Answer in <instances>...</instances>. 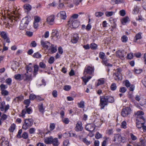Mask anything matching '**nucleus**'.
Segmentation results:
<instances>
[{
	"label": "nucleus",
	"instance_id": "nucleus-1",
	"mask_svg": "<svg viewBox=\"0 0 146 146\" xmlns=\"http://www.w3.org/2000/svg\"><path fill=\"white\" fill-rule=\"evenodd\" d=\"M94 71V67L90 66L89 65H86L85 67L83 74L84 76L82 78L83 81L85 83V85L92 78V76H89L86 78V74H88L89 75L93 76Z\"/></svg>",
	"mask_w": 146,
	"mask_h": 146
},
{
	"label": "nucleus",
	"instance_id": "nucleus-2",
	"mask_svg": "<svg viewBox=\"0 0 146 146\" xmlns=\"http://www.w3.org/2000/svg\"><path fill=\"white\" fill-rule=\"evenodd\" d=\"M33 120L32 118L25 119L22 126V129L26 130L30 127L33 124Z\"/></svg>",
	"mask_w": 146,
	"mask_h": 146
},
{
	"label": "nucleus",
	"instance_id": "nucleus-3",
	"mask_svg": "<svg viewBox=\"0 0 146 146\" xmlns=\"http://www.w3.org/2000/svg\"><path fill=\"white\" fill-rule=\"evenodd\" d=\"M29 23L28 18L27 17H25L21 21L20 25V29H24L27 27Z\"/></svg>",
	"mask_w": 146,
	"mask_h": 146
},
{
	"label": "nucleus",
	"instance_id": "nucleus-4",
	"mask_svg": "<svg viewBox=\"0 0 146 146\" xmlns=\"http://www.w3.org/2000/svg\"><path fill=\"white\" fill-rule=\"evenodd\" d=\"M100 98L99 105L101 109H104L105 106L108 105V102L105 96H100Z\"/></svg>",
	"mask_w": 146,
	"mask_h": 146
},
{
	"label": "nucleus",
	"instance_id": "nucleus-5",
	"mask_svg": "<svg viewBox=\"0 0 146 146\" xmlns=\"http://www.w3.org/2000/svg\"><path fill=\"white\" fill-rule=\"evenodd\" d=\"M131 110L129 107H127L122 109L121 112V115L124 117L127 116L130 113Z\"/></svg>",
	"mask_w": 146,
	"mask_h": 146
},
{
	"label": "nucleus",
	"instance_id": "nucleus-6",
	"mask_svg": "<svg viewBox=\"0 0 146 146\" xmlns=\"http://www.w3.org/2000/svg\"><path fill=\"white\" fill-rule=\"evenodd\" d=\"M0 35L1 37L6 42L9 43L10 41L9 38L8 37L7 32L4 31L0 32Z\"/></svg>",
	"mask_w": 146,
	"mask_h": 146
},
{
	"label": "nucleus",
	"instance_id": "nucleus-7",
	"mask_svg": "<svg viewBox=\"0 0 146 146\" xmlns=\"http://www.w3.org/2000/svg\"><path fill=\"white\" fill-rule=\"evenodd\" d=\"M125 139L124 137L122 136L119 134H117L115 135L114 137V141H117L118 142H124L125 141Z\"/></svg>",
	"mask_w": 146,
	"mask_h": 146
},
{
	"label": "nucleus",
	"instance_id": "nucleus-8",
	"mask_svg": "<svg viewBox=\"0 0 146 146\" xmlns=\"http://www.w3.org/2000/svg\"><path fill=\"white\" fill-rule=\"evenodd\" d=\"M85 129L87 131L90 132L93 131L95 129V126L94 124L90 123L86 126Z\"/></svg>",
	"mask_w": 146,
	"mask_h": 146
},
{
	"label": "nucleus",
	"instance_id": "nucleus-9",
	"mask_svg": "<svg viewBox=\"0 0 146 146\" xmlns=\"http://www.w3.org/2000/svg\"><path fill=\"white\" fill-rule=\"evenodd\" d=\"M54 16L53 15H51L47 17L46 19V21L49 24L52 25L54 23Z\"/></svg>",
	"mask_w": 146,
	"mask_h": 146
},
{
	"label": "nucleus",
	"instance_id": "nucleus-10",
	"mask_svg": "<svg viewBox=\"0 0 146 146\" xmlns=\"http://www.w3.org/2000/svg\"><path fill=\"white\" fill-rule=\"evenodd\" d=\"M83 129L82 123L81 122H78L76 124V127L74 128L75 131L77 132L81 131Z\"/></svg>",
	"mask_w": 146,
	"mask_h": 146
},
{
	"label": "nucleus",
	"instance_id": "nucleus-11",
	"mask_svg": "<svg viewBox=\"0 0 146 146\" xmlns=\"http://www.w3.org/2000/svg\"><path fill=\"white\" fill-rule=\"evenodd\" d=\"M121 71V69L118 68L116 69V72L114 73L113 77L115 80H117L120 79L119 75L120 74Z\"/></svg>",
	"mask_w": 146,
	"mask_h": 146
},
{
	"label": "nucleus",
	"instance_id": "nucleus-12",
	"mask_svg": "<svg viewBox=\"0 0 146 146\" xmlns=\"http://www.w3.org/2000/svg\"><path fill=\"white\" fill-rule=\"evenodd\" d=\"M72 25L73 28H76L79 25V23L76 20L72 19V20H70L68 21Z\"/></svg>",
	"mask_w": 146,
	"mask_h": 146
},
{
	"label": "nucleus",
	"instance_id": "nucleus-13",
	"mask_svg": "<svg viewBox=\"0 0 146 146\" xmlns=\"http://www.w3.org/2000/svg\"><path fill=\"white\" fill-rule=\"evenodd\" d=\"M24 80L27 81H31L32 79V74L29 73L28 72L24 74L23 75Z\"/></svg>",
	"mask_w": 146,
	"mask_h": 146
},
{
	"label": "nucleus",
	"instance_id": "nucleus-14",
	"mask_svg": "<svg viewBox=\"0 0 146 146\" xmlns=\"http://www.w3.org/2000/svg\"><path fill=\"white\" fill-rule=\"evenodd\" d=\"M144 113L141 111H139L135 113V114L138 116L137 119L142 120L143 121L145 120V119L141 115L144 114Z\"/></svg>",
	"mask_w": 146,
	"mask_h": 146
},
{
	"label": "nucleus",
	"instance_id": "nucleus-15",
	"mask_svg": "<svg viewBox=\"0 0 146 146\" xmlns=\"http://www.w3.org/2000/svg\"><path fill=\"white\" fill-rule=\"evenodd\" d=\"M137 120L138 121L136 123V126L138 129H141L143 125H145V121H143L142 120L138 119H137Z\"/></svg>",
	"mask_w": 146,
	"mask_h": 146
},
{
	"label": "nucleus",
	"instance_id": "nucleus-16",
	"mask_svg": "<svg viewBox=\"0 0 146 146\" xmlns=\"http://www.w3.org/2000/svg\"><path fill=\"white\" fill-rule=\"evenodd\" d=\"M50 43L47 41H44L41 40V44L42 46L45 49L48 48L50 44Z\"/></svg>",
	"mask_w": 146,
	"mask_h": 146
},
{
	"label": "nucleus",
	"instance_id": "nucleus-17",
	"mask_svg": "<svg viewBox=\"0 0 146 146\" xmlns=\"http://www.w3.org/2000/svg\"><path fill=\"white\" fill-rule=\"evenodd\" d=\"M124 53L123 51H117L116 52V55L117 57L120 58L122 60H123L124 57Z\"/></svg>",
	"mask_w": 146,
	"mask_h": 146
},
{
	"label": "nucleus",
	"instance_id": "nucleus-18",
	"mask_svg": "<svg viewBox=\"0 0 146 146\" xmlns=\"http://www.w3.org/2000/svg\"><path fill=\"white\" fill-rule=\"evenodd\" d=\"M105 97L108 103H112L114 102L115 100L113 97L110 96H105Z\"/></svg>",
	"mask_w": 146,
	"mask_h": 146
},
{
	"label": "nucleus",
	"instance_id": "nucleus-19",
	"mask_svg": "<svg viewBox=\"0 0 146 146\" xmlns=\"http://www.w3.org/2000/svg\"><path fill=\"white\" fill-rule=\"evenodd\" d=\"M109 61V59L107 58H105L102 60V63L103 65H105L106 66H108V67H111L113 65L112 64H110L108 62Z\"/></svg>",
	"mask_w": 146,
	"mask_h": 146
},
{
	"label": "nucleus",
	"instance_id": "nucleus-20",
	"mask_svg": "<svg viewBox=\"0 0 146 146\" xmlns=\"http://www.w3.org/2000/svg\"><path fill=\"white\" fill-rule=\"evenodd\" d=\"M78 38L79 37L78 34H75L73 35L71 41L73 44L76 43L78 40Z\"/></svg>",
	"mask_w": 146,
	"mask_h": 146
},
{
	"label": "nucleus",
	"instance_id": "nucleus-21",
	"mask_svg": "<svg viewBox=\"0 0 146 146\" xmlns=\"http://www.w3.org/2000/svg\"><path fill=\"white\" fill-rule=\"evenodd\" d=\"M5 137H3L1 138L2 141L1 143V146H9V142L7 140H5Z\"/></svg>",
	"mask_w": 146,
	"mask_h": 146
},
{
	"label": "nucleus",
	"instance_id": "nucleus-22",
	"mask_svg": "<svg viewBox=\"0 0 146 146\" xmlns=\"http://www.w3.org/2000/svg\"><path fill=\"white\" fill-rule=\"evenodd\" d=\"M141 34L142 33L140 32L137 34L134 38V42H136L137 40L141 39L142 38Z\"/></svg>",
	"mask_w": 146,
	"mask_h": 146
},
{
	"label": "nucleus",
	"instance_id": "nucleus-23",
	"mask_svg": "<svg viewBox=\"0 0 146 146\" xmlns=\"http://www.w3.org/2000/svg\"><path fill=\"white\" fill-rule=\"evenodd\" d=\"M130 19L128 17H126L123 18L121 20V23L123 25H125L127 23L129 22Z\"/></svg>",
	"mask_w": 146,
	"mask_h": 146
},
{
	"label": "nucleus",
	"instance_id": "nucleus-24",
	"mask_svg": "<svg viewBox=\"0 0 146 146\" xmlns=\"http://www.w3.org/2000/svg\"><path fill=\"white\" fill-rule=\"evenodd\" d=\"M52 138L53 137L52 136L46 137L44 139V141L46 144H51L52 140Z\"/></svg>",
	"mask_w": 146,
	"mask_h": 146
},
{
	"label": "nucleus",
	"instance_id": "nucleus-25",
	"mask_svg": "<svg viewBox=\"0 0 146 146\" xmlns=\"http://www.w3.org/2000/svg\"><path fill=\"white\" fill-rule=\"evenodd\" d=\"M24 98V96L22 95H20L15 98L13 101L15 102H19L23 100Z\"/></svg>",
	"mask_w": 146,
	"mask_h": 146
},
{
	"label": "nucleus",
	"instance_id": "nucleus-26",
	"mask_svg": "<svg viewBox=\"0 0 146 146\" xmlns=\"http://www.w3.org/2000/svg\"><path fill=\"white\" fill-rule=\"evenodd\" d=\"M51 143L53 145V146H58L59 144L58 138H55L53 139V138Z\"/></svg>",
	"mask_w": 146,
	"mask_h": 146
},
{
	"label": "nucleus",
	"instance_id": "nucleus-27",
	"mask_svg": "<svg viewBox=\"0 0 146 146\" xmlns=\"http://www.w3.org/2000/svg\"><path fill=\"white\" fill-rule=\"evenodd\" d=\"M123 2V0H111V3L112 5L119 4Z\"/></svg>",
	"mask_w": 146,
	"mask_h": 146
},
{
	"label": "nucleus",
	"instance_id": "nucleus-28",
	"mask_svg": "<svg viewBox=\"0 0 146 146\" xmlns=\"http://www.w3.org/2000/svg\"><path fill=\"white\" fill-rule=\"evenodd\" d=\"M139 8L137 6H135L133 9L132 11V13L133 14H137L139 11Z\"/></svg>",
	"mask_w": 146,
	"mask_h": 146
},
{
	"label": "nucleus",
	"instance_id": "nucleus-29",
	"mask_svg": "<svg viewBox=\"0 0 146 146\" xmlns=\"http://www.w3.org/2000/svg\"><path fill=\"white\" fill-rule=\"evenodd\" d=\"M60 16L61 19H65L66 17V12L65 11H60L59 14Z\"/></svg>",
	"mask_w": 146,
	"mask_h": 146
},
{
	"label": "nucleus",
	"instance_id": "nucleus-30",
	"mask_svg": "<svg viewBox=\"0 0 146 146\" xmlns=\"http://www.w3.org/2000/svg\"><path fill=\"white\" fill-rule=\"evenodd\" d=\"M16 128V125L14 123H13L11 125L10 128L9 129V130L11 133L13 132Z\"/></svg>",
	"mask_w": 146,
	"mask_h": 146
},
{
	"label": "nucleus",
	"instance_id": "nucleus-31",
	"mask_svg": "<svg viewBox=\"0 0 146 146\" xmlns=\"http://www.w3.org/2000/svg\"><path fill=\"white\" fill-rule=\"evenodd\" d=\"M84 102L83 100H82L80 102L78 103V106L80 108H84L85 107Z\"/></svg>",
	"mask_w": 146,
	"mask_h": 146
},
{
	"label": "nucleus",
	"instance_id": "nucleus-32",
	"mask_svg": "<svg viewBox=\"0 0 146 146\" xmlns=\"http://www.w3.org/2000/svg\"><path fill=\"white\" fill-rule=\"evenodd\" d=\"M99 56L100 58L102 59V60L104 59L107 58L106 57H105V54L102 52H100L99 54Z\"/></svg>",
	"mask_w": 146,
	"mask_h": 146
},
{
	"label": "nucleus",
	"instance_id": "nucleus-33",
	"mask_svg": "<svg viewBox=\"0 0 146 146\" xmlns=\"http://www.w3.org/2000/svg\"><path fill=\"white\" fill-rule=\"evenodd\" d=\"M38 109L40 112L42 113H43L44 111V108L43 107L42 104H41L38 105Z\"/></svg>",
	"mask_w": 146,
	"mask_h": 146
},
{
	"label": "nucleus",
	"instance_id": "nucleus-34",
	"mask_svg": "<svg viewBox=\"0 0 146 146\" xmlns=\"http://www.w3.org/2000/svg\"><path fill=\"white\" fill-rule=\"evenodd\" d=\"M127 122L125 121H123L121 124V127L124 129H126L127 128Z\"/></svg>",
	"mask_w": 146,
	"mask_h": 146
},
{
	"label": "nucleus",
	"instance_id": "nucleus-35",
	"mask_svg": "<svg viewBox=\"0 0 146 146\" xmlns=\"http://www.w3.org/2000/svg\"><path fill=\"white\" fill-rule=\"evenodd\" d=\"M41 54L38 52L35 53L33 55V57L34 58H41Z\"/></svg>",
	"mask_w": 146,
	"mask_h": 146
},
{
	"label": "nucleus",
	"instance_id": "nucleus-36",
	"mask_svg": "<svg viewBox=\"0 0 146 146\" xmlns=\"http://www.w3.org/2000/svg\"><path fill=\"white\" fill-rule=\"evenodd\" d=\"M62 120L63 123L65 124H68L70 122L69 119L67 117H63L62 118Z\"/></svg>",
	"mask_w": 146,
	"mask_h": 146
},
{
	"label": "nucleus",
	"instance_id": "nucleus-37",
	"mask_svg": "<svg viewBox=\"0 0 146 146\" xmlns=\"http://www.w3.org/2000/svg\"><path fill=\"white\" fill-rule=\"evenodd\" d=\"M57 46L54 47L53 44H52L51 45V48L50 50L52 53L55 52L57 51Z\"/></svg>",
	"mask_w": 146,
	"mask_h": 146
},
{
	"label": "nucleus",
	"instance_id": "nucleus-38",
	"mask_svg": "<svg viewBox=\"0 0 146 146\" xmlns=\"http://www.w3.org/2000/svg\"><path fill=\"white\" fill-rule=\"evenodd\" d=\"M121 40L122 42H126L128 40V37L126 35H123L121 37Z\"/></svg>",
	"mask_w": 146,
	"mask_h": 146
},
{
	"label": "nucleus",
	"instance_id": "nucleus-39",
	"mask_svg": "<svg viewBox=\"0 0 146 146\" xmlns=\"http://www.w3.org/2000/svg\"><path fill=\"white\" fill-rule=\"evenodd\" d=\"M104 14V13L101 12H96L95 13V16L98 18L101 17Z\"/></svg>",
	"mask_w": 146,
	"mask_h": 146
},
{
	"label": "nucleus",
	"instance_id": "nucleus-40",
	"mask_svg": "<svg viewBox=\"0 0 146 146\" xmlns=\"http://www.w3.org/2000/svg\"><path fill=\"white\" fill-rule=\"evenodd\" d=\"M114 13L113 11H106L105 13V15L107 17H109L112 16Z\"/></svg>",
	"mask_w": 146,
	"mask_h": 146
},
{
	"label": "nucleus",
	"instance_id": "nucleus-41",
	"mask_svg": "<svg viewBox=\"0 0 146 146\" xmlns=\"http://www.w3.org/2000/svg\"><path fill=\"white\" fill-rule=\"evenodd\" d=\"M69 134L70 137H73L75 138L77 137V135L74 131H70L69 133Z\"/></svg>",
	"mask_w": 146,
	"mask_h": 146
},
{
	"label": "nucleus",
	"instance_id": "nucleus-42",
	"mask_svg": "<svg viewBox=\"0 0 146 146\" xmlns=\"http://www.w3.org/2000/svg\"><path fill=\"white\" fill-rule=\"evenodd\" d=\"M139 140L140 143H141L143 146H145L146 141L145 138H144L141 137L140 138Z\"/></svg>",
	"mask_w": 146,
	"mask_h": 146
},
{
	"label": "nucleus",
	"instance_id": "nucleus-43",
	"mask_svg": "<svg viewBox=\"0 0 146 146\" xmlns=\"http://www.w3.org/2000/svg\"><path fill=\"white\" fill-rule=\"evenodd\" d=\"M30 103V100L29 99H27L25 100L24 101V104L26 105V106H25V108H27L29 106V104Z\"/></svg>",
	"mask_w": 146,
	"mask_h": 146
},
{
	"label": "nucleus",
	"instance_id": "nucleus-44",
	"mask_svg": "<svg viewBox=\"0 0 146 146\" xmlns=\"http://www.w3.org/2000/svg\"><path fill=\"white\" fill-rule=\"evenodd\" d=\"M97 45L94 43H92L90 45V48L93 50L96 49L97 47Z\"/></svg>",
	"mask_w": 146,
	"mask_h": 146
},
{
	"label": "nucleus",
	"instance_id": "nucleus-45",
	"mask_svg": "<svg viewBox=\"0 0 146 146\" xmlns=\"http://www.w3.org/2000/svg\"><path fill=\"white\" fill-rule=\"evenodd\" d=\"M24 8L27 10L29 11L31 10V7L29 4H26L24 5Z\"/></svg>",
	"mask_w": 146,
	"mask_h": 146
},
{
	"label": "nucleus",
	"instance_id": "nucleus-46",
	"mask_svg": "<svg viewBox=\"0 0 146 146\" xmlns=\"http://www.w3.org/2000/svg\"><path fill=\"white\" fill-rule=\"evenodd\" d=\"M5 105V102H3L1 103L0 105V109L1 111H3L4 110V106Z\"/></svg>",
	"mask_w": 146,
	"mask_h": 146
},
{
	"label": "nucleus",
	"instance_id": "nucleus-47",
	"mask_svg": "<svg viewBox=\"0 0 146 146\" xmlns=\"http://www.w3.org/2000/svg\"><path fill=\"white\" fill-rule=\"evenodd\" d=\"M17 66L16 65L15 62H13L12 63L11 65V68L14 70L15 71L17 68Z\"/></svg>",
	"mask_w": 146,
	"mask_h": 146
},
{
	"label": "nucleus",
	"instance_id": "nucleus-48",
	"mask_svg": "<svg viewBox=\"0 0 146 146\" xmlns=\"http://www.w3.org/2000/svg\"><path fill=\"white\" fill-rule=\"evenodd\" d=\"M38 67L37 65H35L34 66V74L35 75L36 74V72H38Z\"/></svg>",
	"mask_w": 146,
	"mask_h": 146
},
{
	"label": "nucleus",
	"instance_id": "nucleus-49",
	"mask_svg": "<svg viewBox=\"0 0 146 146\" xmlns=\"http://www.w3.org/2000/svg\"><path fill=\"white\" fill-rule=\"evenodd\" d=\"M98 82L97 83L98 86H100L101 85H102L104 83V80L102 79H99L98 80Z\"/></svg>",
	"mask_w": 146,
	"mask_h": 146
},
{
	"label": "nucleus",
	"instance_id": "nucleus-50",
	"mask_svg": "<svg viewBox=\"0 0 146 146\" xmlns=\"http://www.w3.org/2000/svg\"><path fill=\"white\" fill-rule=\"evenodd\" d=\"M124 82H125V86L127 88H129L130 87L131 84L128 80H126L125 81H124Z\"/></svg>",
	"mask_w": 146,
	"mask_h": 146
},
{
	"label": "nucleus",
	"instance_id": "nucleus-51",
	"mask_svg": "<svg viewBox=\"0 0 146 146\" xmlns=\"http://www.w3.org/2000/svg\"><path fill=\"white\" fill-rule=\"evenodd\" d=\"M117 88L116 85L114 83L112 84L111 86V89L112 90H115Z\"/></svg>",
	"mask_w": 146,
	"mask_h": 146
},
{
	"label": "nucleus",
	"instance_id": "nucleus-52",
	"mask_svg": "<svg viewBox=\"0 0 146 146\" xmlns=\"http://www.w3.org/2000/svg\"><path fill=\"white\" fill-rule=\"evenodd\" d=\"M36 129L34 128H30L29 130V133L30 134H33L35 133Z\"/></svg>",
	"mask_w": 146,
	"mask_h": 146
},
{
	"label": "nucleus",
	"instance_id": "nucleus-53",
	"mask_svg": "<svg viewBox=\"0 0 146 146\" xmlns=\"http://www.w3.org/2000/svg\"><path fill=\"white\" fill-rule=\"evenodd\" d=\"M95 136L96 139H98L102 137V135L99 132H97Z\"/></svg>",
	"mask_w": 146,
	"mask_h": 146
},
{
	"label": "nucleus",
	"instance_id": "nucleus-54",
	"mask_svg": "<svg viewBox=\"0 0 146 146\" xmlns=\"http://www.w3.org/2000/svg\"><path fill=\"white\" fill-rule=\"evenodd\" d=\"M54 61V58L52 56L50 57L48 60V62L50 64H52Z\"/></svg>",
	"mask_w": 146,
	"mask_h": 146
},
{
	"label": "nucleus",
	"instance_id": "nucleus-55",
	"mask_svg": "<svg viewBox=\"0 0 146 146\" xmlns=\"http://www.w3.org/2000/svg\"><path fill=\"white\" fill-rule=\"evenodd\" d=\"M1 94L3 96H6L8 95L9 92L7 90H5L1 91Z\"/></svg>",
	"mask_w": 146,
	"mask_h": 146
},
{
	"label": "nucleus",
	"instance_id": "nucleus-56",
	"mask_svg": "<svg viewBox=\"0 0 146 146\" xmlns=\"http://www.w3.org/2000/svg\"><path fill=\"white\" fill-rule=\"evenodd\" d=\"M71 86L69 85H66L64 86L63 89L65 91H69L71 89Z\"/></svg>",
	"mask_w": 146,
	"mask_h": 146
},
{
	"label": "nucleus",
	"instance_id": "nucleus-57",
	"mask_svg": "<svg viewBox=\"0 0 146 146\" xmlns=\"http://www.w3.org/2000/svg\"><path fill=\"white\" fill-rule=\"evenodd\" d=\"M0 90L1 91H2L5 90L7 87L6 86L3 84H1L0 86Z\"/></svg>",
	"mask_w": 146,
	"mask_h": 146
},
{
	"label": "nucleus",
	"instance_id": "nucleus-58",
	"mask_svg": "<svg viewBox=\"0 0 146 146\" xmlns=\"http://www.w3.org/2000/svg\"><path fill=\"white\" fill-rule=\"evenodd\" d=\"M22 137L24 139H27L28 137V135L27 133L26 132H24L22 135Z\"/></svg>",
	"mask_w": 146,
	"mask_h": 146
},
{
	"label": "nucleus",
	"instance_id": "nucleus-59",
	"mask_svg": "<svg viewBox=\"0 0 146 146\" xmlns=\"http://www.w3.org/2000/svg\"><path fill=\"white\" fill-rule=\"evenodd\" d=\"M127 89L125 87H121L119 89V92L122 93H125Z\"/></svg>",
	"mask_w": 146,
	"mask_h": 146
},
{
	"label": "nucleus",
	"instance_id": "nucleus-60",
	"mask_svg": "<svg viewBox=\"0 0 146 146\" xmlns=\"http://www.w3.org/2000/svg\"><path fill=\"white\" fill-rule=\"evenodd\" d=\"M131 138L133 141H135L137 139V137L132 133L130 134Z\"/></svg>",
	"mask_w": 146,
	"mask_h": 146
},
{
	"label": "nucleus",
	"instance_id": "nucleus-61",
	"mask_svg": "<svg viewBox=\"0 0 146 146\" xmlns=\"http://www.w3.org/2000/svg\"><path fill=\"white\" fill-rule=\"evenodd\" d=\"M14 78L17 80H20L21 78V75L20 74L15 75L14 76Z\"/></svg>",
	"mask_w": 146,
	"mask_h": 146
},
{
	"label": "nucleus",
	"instance_id": "nucleus-62",
	"mask_svg": "<svg viewBox=\"0 0 146 146\" xmlns=\"http://www.w3.org/2000/svg\"><path fill=\"white\" fill-rule=\"evenodd\" d=\"M40 20V18L38 16H35L34 17V21L35 22L39 23Z\"/></svg>",
	"mask_w": 146,
	"mask_h": 146
},
{
	"label": "nucleus",
	"instance_id": "nucleus-63",
	"mask_svg": "<svg viewBox=\"0 0 146 146\" xmlns=\"http://www.w3.org/2000/svg\"><path fill=\"white\" fill-rule=\"evenodd\" d=\"M36 96L34 94H31L29 97V99L31 100H33L36 98Z\"/></svg>",
	"mask_w": 146,
	"mask_h": 146
},
{
	"label": "nucleus",
	"instance_id": "nucleus-64",
	"mask_svg": "<svg viewBox=\"0 0 146 146\" xmlns=\"http://www.w3.org/2000/svg\"><path fill=\"white\" fill-rule=\"evenodd\" d=\"M39 66L40 67L42 68H44L46 67V64L43 62H41L39 63Z\"/></svg>",
	"mask_w": 146,
	"mask_h": 146
}]
</instances>
